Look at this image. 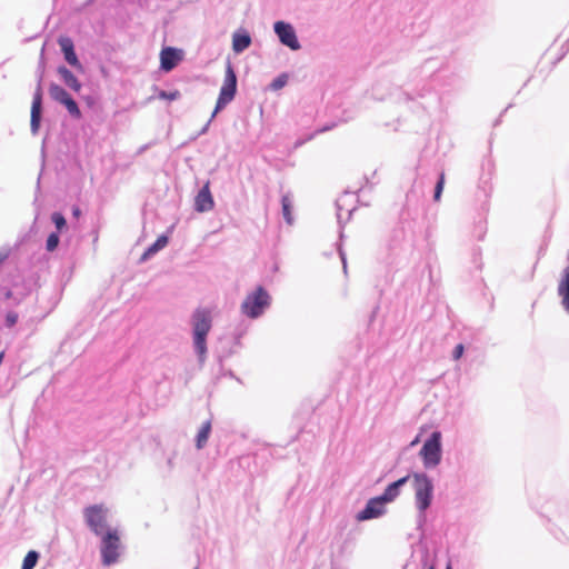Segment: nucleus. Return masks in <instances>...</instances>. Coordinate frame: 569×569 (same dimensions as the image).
Masks as SVG:
<instances>
[{
    "mask_svg": "<svg viewBox=\"0 0 569 569\" xmlns=\"http://www.w3.org/2000/svg\"><path fill=\"white\" fill-rule=\"evenodd\" d=\"M371 96H372V98H373V99H376V100H383V96H380V94L378 93V86H376V87H373V88H372Z\"/></svg>",
    "mask_w": 569,
    "mask_h": 569,
    "instance_id": "obj_33",
    "label": "nucleus"
},
{
    "mask_svg": "<svg viewBox=\"0 0 569 569\" xmlns=\"http://www.w3.org/2000/svg\"><path fill=\"white\" fill-rule=\"evenodd\" d=\"M409 479L410 475H407L388 485L383 493L379 496V499H381L385 505L395 501L399 497L402 487L408 482Z\"/></svg>",
    "mask_w": 569,
    "mask_h": 569,
    "instance_id": "obj_15",
    "label": "nucleus"
},
{
    "mask_svg": "<svg viewBox=\"0 0 569 569\" xmlns=\"http://www.w3.org/2000/svg\"><path fill=\"white\" fill-rule=\"evenodd\" d=\"M39 553L34 550H30L22 562L21 569H33L38 562Z\"/></svg>",
    "mask_w": 569,
    "mask_h": 569,
    "instance_id": "obj_23",
    "label": "nucleus"
},
{
    "mask_svg": "<svg viewBox=\"0 0 569 569\" xmlns=\"http://www.w3.org/2000/svg\"><path fill=\"white\" fill-rule=\"evenodd\" d=\"M57 71L67 87H69L76 92H79L81 90L82 86L80 81L67 67L60 66L58 67Z\"/></svg>",
    "mask_w": 569,
    "mask_h": 569,
    "instance_id": "obj_18",
    "label": "nucleus"
},
{
    "mask_svg": "<svg viewBox=\"0 0 569 569\" xmlns=\"http://www.w3.org/2000/svg\"><path fill=\"white\" fill-rule=\"evenodd\" d=\"M292 206H293V199H292L291 194H289V193L283 194L281 197L282 216L289 224H291L292 220H293L292 214H291Z\"/></svg>",
    "mask_w": 569,
    "mask_h": 569,
    "instance_id": "obj_22",
    "label": "nucleus"
},
{
    "mask_svg": "<svg viewBox=\"0 0 569 569\" xmlns=\"http://www.w3.org/2000/svg\"><path fill=\"white\" fill-rule=\"evenodd\" d=\"M49 94L52 100L63 104L71 117L79 119L81 111L74 99L59 84L51 83L49 88Z\"/></svg>",
    "mask_w": 569,
    "mask_h": 569,
    "instance_id": "obj_8",
    "label": "nucleus"
},
{
    "mask_svg": "<svg viewBox=\"0 0 569 569\" xmlns=\"http://www.w3.org/2000/svg\"><path fill=\"white\" fill-rule=\"evenodd\" d=\"M463 351H465L463 345L462 343L457 345L452 352L453 360L460 359L463 355Z\"/></svg>",
    "mask_w": 569,
    "mask_h": 569,
    "instance_id": "obj_31",
    "label": "nucleus"
},
{
    "mask_svg": "<svg viewBox=\"0 0 569 569\" xmlns=\"http://www.w3.org/2000/svg\"><path fill=\"white\" fill-rule=\"evenodd\" d=\"M211 430H212L211 419H208L201 423V426L197 432V436H196V448L198 450H201L207 446V442L211 435Z\"/></svg>",
    "mask_w": 569,
    "mask_h": 569,
    "instance_id": "obj_17",
    "label": "nucleus"
},
{
    "mask_svg": "<svg viewBox=\"0 0 569 569\" xmlns=\"http://www.w3.org/2000/svg\"><path fill=\"white\" fill-rule=\"evenodd\" d=\"M6 299H11L12 292L10 290H7L4 293Z\"/></svg>",
    "mask_w": 569,
    "mask_h": 569,
    "instance_id": "obj_37",
    "label": "nucleus"
},
{
    "mask_svg": "<svg viewBox=\"0 0 569 569\" xmlns=\"http://www.w3.org/2000/svg\"><path fill=\"white\" fill-rule=\"evenodd\" d=\"M237 92V76L230 63H228L226 69V76L223 84L220 89L219 97L216 103V108L211 114V119H213L217 113L222 110L229 102H231Z\"/></svg>",
    "mask_w": 569,
    "mask_h": 569,
    "instance_id": "obj_7",
    "label": "nucleus"
},
{
    "mask_svg": "<svg viewBox=\"0 0 569 569\" xmlns=\"http://www.w3.org/2000/svg\"><path fill=\"white\" fill-rule=\"evenodd\" d=\"M72 213H73L74 217L78 218L80 216V213H81L80 208L79 207H73Z\"/></svg>",
    "mask_w": 569,
    "mask_h": 569,
    "instance_id": "obj_36",
    "label": "nucleus"
},
{
    "mask_svg": "<svg viewBox=\"0 0 569 569\" xmlns=\"http://www.w3.org/2000/svg\"><path fill=\"white\" fill-rule=\"evenodd\" d=\"M58 44L63 53L64 60L73 68L82 70V64L80 63L76 51L74 44L71 38L69 37H60L58 39Z\"/></svg>",
    "mask_w": 569,
    "mask_h": 569,
    "instance_id": "obj_12",
    "label": "nucleus"
},
{
    "mask_svg": "<svg viewBox=\"0 0 569 569\" xmlns=\"http://www.w3.org/2000/svg\"><path fill=\"white\" fill-rule=\"evenodd\" d=\"M287 82H288V76L283 73L272 80V82L270 83V88L272 90H279V89L283 88L287 84Z\"/></svg>",
    "mask_w": 569,
    "mask_h": 569,
    "instance_id": "obj_27",
    "label": "nucleus"
},
{
    "mask_svg": "<svg viewBox=\"0 0 569 569\" xmlns=\"http://www.w3.org/2000/svg\"><path fill=\"white\" fill-rule=\"evenodd\" d=\"M180 96L181 94L178 90H173V91L161 90L158 93L159 99L169 100V101H174V100L179 99Z\"/></svg>",
    "mask_w": 569,
    "mask_h": 569,
    "instance_id": "obj_29",
    "label": "nucleus"
},
{
    "mask_svg": "<svg viewBox=\"0 0 569 569\" xmlns=\"http://www.w3.org/2000/svg\"><path fill=\"white\" fill-rule=\"evenodd\" d=\"M18 313L16 311H8L6 315V327L12 328L18 322Z\"/></svg>",
    "mask_w": 569,
    "mask_h": 569,
    "instance_id": "obj_30",
    "label": "nucleus"
},
{
    "mask_svg": "<svg viewBox=\"0 0 569 569\" xmlns=\"http://www.w3.org/2000/svg\"><path fill=\"white\" fill-rule=\"evenodd\" d=\"M58 244H59L58 232L50 233L47 238L46 249L51 252L57 249Z\"/></svg>",
    "mask_w": 569,
    "mask_h": 569,
    "instance_id": "obj_25",
    "label": "nucleus"
},
{
    "mask_svg": "<svg viewBox=\"0 0 569 569\" xmlns=\"http://www.w3.org/2000/svg\"><path fill=\"white\" fill-rule=\"evenodd\" d=\"M557 293L561 300L563 310L569 315V266L563 269L558 283Z\"/></svg>",
    "mask_w": 569,
    "mask_h": 569,
    "instance_id": "obj_16",
    "label": "nucleus"
},
{
    "mask_svg": "<svg viewBox=\"0 0 569 569\" xmlns=\"http://www.w3.org/2000/svg\"><path fill=\"white\" fill-rule=\"evenodd\" d=\"M412 488L415 491V505L419 513L420 521H425L426 511L430 508L433 499V482L426 472H413Z\"/></svg>",
    "mask_w": 569,
    "mask_h": 569,
    "instance_id": "obj_2",
    "label": "nucleus"
},
{
    "mask_svg": "<svg viewBox=\"0 0 569 569\" xmlns=\"http://www.w3.org/2000/svg\"><path fill=\"white\" fill-rule=\"evenodd\" d=\"M443 186H445V173L441 172L439 174V179L436 183V187H435V193H433V199L435 201H439L440 198H441V193H442V190H443Z\"/></svg>",
    "mask_w": 569,
    "mask_h": 569,
    "instance_id": "obj_26",
    "label": "nucleus"
},
{
    "mask_svg": "<svg viewBox=\"0 0 569 569\" xmlns=\"http://www.w3.org/2000/svg\"><path fill=\"white\" fill-rule=\"evenodd\" d=\"M180 59V50L167 47L162 49L160 53V68L163 71H171L178 64Z\"/></svg>",
    "mask_w": 569,
    "mask_h": 569,
    "instance_id": "obj_14",
    "label": "nucleus"
},
{
    "mask_svg": "<svg viewBox=\"0 0 569 569\" xmlns=\"http://www.w3.org/2000/svg\"><path fill=\"white\" fill-rule=\"evenodd\" d=\"M385 502L378 497H373L369 499L365 506V508L359 511L356 516L358 521H367L371 519H377L386 513Z\"/></svg>",
    "mask_w": 569,
    "mask_h": 569,
    "instance_id": "obj_10",
    "label": "nucleus"
},
{
    "mask_svg": "<svg viewBox=\"0 0 569 569\" xmlns=\"http://www.w3.org/2000/svg\"><path fill=\"white\" fill-rule=\"evenodd\" d=\"M51 220L54 223L58 231H60L67 224L66 218L60 212H53L51 214Z\"/></svg>",
    "mask_w": 569,
    "mask_h": 569,
    "instance_id": "obj_28",
    "label": "nucleus"
},
{
    "mask_svg": "<svg viewBox=\"0 0 569 569\" xmlns=\"http://www.w3.org/2000/svg\"><path fill=\"white\" fill-rule=\"evenodd\" d=\"M273 31L283 46L290 48L293 51H297L301 48L295 28L290 23L284 21H276L273 24Z\"/></svg>",
    "mask_w": 569,
    "mask_h": 569,
    "instance_id": "obj_9",
    "label": "nucleus"
},
{
    "mask_svg": "<svg viewBox=\"0 0 569 569\" xmlns=\"http://www.w3.org/2000/svg\"><path fill=\"white\" fill-rule=\"evenodd\" d=\"M211 120L212 119L210 118L209 121L203 126L199 134H204L208 131Z\"/></svg>",
    "mask_w": 569,
    "mask_h": 569,
    "instance_id": "obj_34",
    "label": "nucleus"
},
{
    "mask_svg": "<svg viewBox=\"0 0 569 569\" xmlns=\"http://www.w3.org/2000/svg\"><path fill=\"white\" fill-rule=\"evenodd\" d=\"M190 325L193 350L198 362L202 366L207 360V338L212 328L211 311L207 308H197L190 317Z\"/></svg>",
    "mask_w": 569,
    "mask_h": 569,
    "instance_id": "obj_1",
    "label": "nucleus"
},
{
    "mask_svg": "<svg viewBox=\"0 0 569 569\" xmlns=\"http://www.w3.org/2000/svg\"><path fill=\"white\" fill-rule=\"evenodd\" d=\"M41 112H42V90L41 86L37 87V90L33 94L32 106H31V120H30V129L33 134L38 133L41 121Z\"/></svg>",
    "mask_w": 569,
    "mask_h": 569,
    "instance_id": "obj_11",
    "label": "nucleus"
},
{
    "mask_svg": "<svg viewBox=\"0 0 569 569\" xmlns=\"http://www.w3.org/2000/svg\"><path fill=\"white\" fill-rule=\"evenodd\" d=\"M331 128H333V126H326V127H322L320 129H318L317 131H315L313 133L309 134L306 139H299L295 142V148H299L301 147L303 143H306L307 141L309 140H312L318 133H322V132H326L328 130H330Z\"/></svg>",
    "mask_w": 569,
    "mask_h": 569,
    "instance_id": "obj_24",
    "label": "nucleus"
},
{
    "mask_svg": "<svg viewBox=\"0 0 569 569\" xmlns=\"http://www.w3.org/2000/svg\"><path fill=\"white\" fill-rule=\"evenodd\" d=\"M214 201L209 188V181L199 190L194 199V209L198 212H207L212 210Z\"/></svg>",
    "mask_w": 569,
    "mask_h": 569,
    "instance_id": "obj_13",
    "label": "nucleus"
},
{
    "mask_svg": "<svg viewBox=\"0 0 569 569\" xmlns=\"http://www.w3.org/2000/svg\"><path fill=\"white\" fill-rule=\"evenodd\" d=\"M271 298L263 287L256 288L248 293L241 303V312L251 319L259 318L270 306Z\"/></svg>",
    "mask_w": 569,
    "mask_h": 569,
    "instance_id": "obj_3",
    "label": "nucleus"
},
{
    "mask_svg": "<svg viewBox=\"0 0 569 569\" xmlns=\"http://www.w3.org/2000/svg\"><path fill=\"white\" fill-rule=\"evenodd\" d=\"M251 44V37L247 31L234 32L232 36V50L241 53Z\"/></svg>",
    "mask_w": 569,
    "mask_h": 569,
    "instance_id": "obj_19",
    "label": "nucleus"
},
{
    "mask_svg": "<svg viewBox=\"0 0 569 569\" xmlns=\"http://www.w3.org/2000/svg\"><path fill=\"white\" fill-rule=\"evenodd\" d=\"M196 569H198V568H196Z\"/></svg>",
    "mask_w": 569,
    "mask_h": 569,
    "instance_id": "obj_39",
    "label": "nucleus"
},
{
    "mask_svg": "<svg viewBox=\"0 0 569 569\" xmlns=\"http://www.w3.org/2000/svg\"><path fill=\"white\" fill-rule=\"evenodd\" d=\"M109 510L103 505H92L83 509V517L87 526L96 536H102L109 530Z\"/></svg>",
    "mask_w": 569,
    "mask_h": 569,
    "instance_id": "obj_6",
    "label": "nucleus"
},
{
    "mask_svg": "<svg viewBox=\"0 0 569 569\" xmlns=\"http://www.w3.org/2000/svg\"><path fill=\"white\" fill-rule=\"evenodd\" d=\"M100 542L101 562L103 566H112L118 562L122 545L118 529H109L102 536Z\"/></svg>",
    "mask_w": 569,
    "mask_h": 569,
    "instance_id": "obj_4",
    "label": "nucleus"
},
{
    "mask_svg": "<svg viewBox=\"0 0 569 569\" xmlns=\"http://www.w3.org/2000/svg\"><path fill=\"white\" fill-rule=\"evenodd\" d=\"M338 250H339V256H340L341 261H342L343 272L347 273V259H346V254L342 251L341 247H339Z\"/></svg>",
    "mask_w": 569,
    "mask_h": 569,
    "instance_id": "obj_32",
    "label": "nucleus"
},
{
    "mask_svg": "<svg viewBox=\"0 0 569 569\" xmlns=\"http://www.w3.org/2000/svg\"><path fill=\"white\" fill-rule=\"evenodd\" d=\"M419 455L425 468L427 469H432L441 462L442 445L440 431H433L429 436V438L423 442Z\"/></svg>",
    "mask_w": 569,
    "mask_h": 569,
    "instance_id": "obj_5",
    "label": "nucleus"
},
{
    "mask_svg": "<svg viewBox=\"0 0 569 569\" xmlns=\"http://www.w3.org/2000/svg\"><path fill=\"white\" fill-rule=\"evenodd\" d=\"M447 569H451L450 567H448Z\"/></svg>",
    "mask_w": 569,
    "mask_h": 569,
    "instance_id": "obj_38",
    "label": "nucleus"
},
{
    "mask_svg": "<svg viewBox=\"0 0 569 569\" xmlns=\"http://www.w3.org/2000/svg\"><path fill=\"white\" fill-rule=\"evenodd\" d=\"M351 196L349 192H346L343 196H341L337 202H336V207H337V219H338V222L341 223L342 220H349L353 209H346V217H345V212H343V206L346 204L347 202V198Z\"/></svg>",
    "mask_w": 569,
    "mask_h": 569,
    "instance_id": "obj_21",
    "label": "nucleus"
},
{
    "mask_svg": "<svg viewBox=\"0 0 569 569\" xmlns=\"http://www.w3.org/2000/svg\"><path fill=\"white\" fill-rule=\"evenodd\" d=\"M8 258V252L0 251V264Z\"/></svg>",
    "mask_w": 569,
    "mask_h": 569,
    "instance_id": "obj_35",
    "label": "nucleus"
},
{
    "mask_svg": "<svg viewBox=\"0 0 569 569\" xmlns=\"http://www.w3.org/2000/svg\"><path fill=\"white\" fill-rule=\"evenodd\" d=\"M169 242V238L166 234H161L157 238V240L147 248V250L142 253L140 260L147 261L149 258L154 256L157 252L162 250Z\"/></svg>",
    "mask_w": 569,
    "mask_h": 569,
    "instance_id": "obj_20",
    "label": "nucleus"
}]
</instances>
